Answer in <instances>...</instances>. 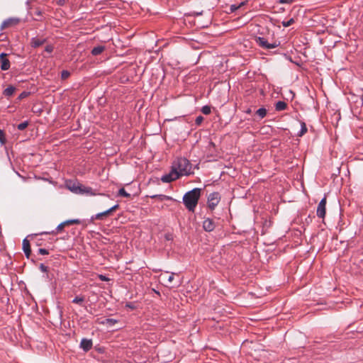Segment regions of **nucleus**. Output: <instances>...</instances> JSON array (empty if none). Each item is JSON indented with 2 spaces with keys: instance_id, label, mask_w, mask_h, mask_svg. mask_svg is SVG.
<instances>
[{
  "instance_id": "obj_1",
  "label": "nucleus",
  "mask_w": 363,
  "mask_h": 363,
  "mask_svg": "<svg viewBox=\"0 0 363 363\" xmlns=\"http://www.w3.org/2000/svg\"><path fill=\"white\" fill-rule=\"evenodd\" d=\"M201 189L194 188L187 191L183 196V203L186 208L191 212H194L201 196Z\"/></svg>"
},
{
  "instance_id": "obj_2",
  "label": "nucleus",
  "mask_w": 363,
  "mask_h": 363,
  "mask_svg": "<svg viewBox=\"0 0 363 363\" xmlns=\"http://www.w3.org/2000/svg\"><path fill=\"white\" fill-rule=\"evenodd\" d=\"M172 167L177 172L179 177L193 174L192 165L185 157H178L172 163Z\"/></svg>"
},
{
  "instance_id": "obj_3",
  "label": "nucleus",
  "mask_w": 363,
  "mask_h": 363,
  "mask_svg": "<svg viewBox=\"0 0 363 363\" xmlns=\"http://www.w3.org/2000/svg\"><path fill=\"white\" fill-rule=\"evenodd\" d=\"M69 191L74 193L76 194H86L89 196L96 195L95 192H94L93 189L91 187L85 186L79 182H74L71 183L69 181Z\"/></svg>"
},
{
  "instance_id": "obj_4",
  "label": "nucleus",
  "mask_w": 363,
  "mask_h": 363,
  "mask_svg": "<svg viewBox=\"0 0 363 363\" xmlns=\"http://www.w3.org/2000/svg\"><path fill=\"white\" fill-rule=\"evenodd\" d=\"M255 40L259 47L266 50L273 49L280 45V42L274 41L269 43L264 37L260 36L256 37Z\"/></svg>"
},
{
  "instance_id": "obj_5",
  "label": "nucleus",
  "mask_w": 363,
  "mask_h": 363,
  "mask_svg": "<svg viewBox=\"0 0 363 363\" xmlns=\"http://www.w3.org/2000/svg\"><path fill=\"white\" fill-rule=\"evenodd\" d=\"M220 199L221 196L218 192H213L208 196L207 206L211 209V211H213L215 209V208L219 203Z\"/></svg>"
},
{
  "instance_id": "obj_6",
  "label": "nucleus",
  "mask_w": 363,
  "mask_h": 363,
  "mask_svg": "<svg viewBox=\"0 0 363 363\" xmlns=\"http://www.w3.org/2000/svg\"><path fill=\"white\" fill-rule=\"evenodd\" d=\"M326 196H325L318 205L316 214L320 218H324L326 213Z\"/></svg>"
},
{
  "instance_id": "obj_7",
  "label": "nucleus",
  "mask_w": 363,
  "mask_h": 363,
  "mask_svg": "<svg viewBox=\"0 0 363 363\" xmlns=\"http://www.w3.org/2000/svg\"><path fill=\"white\" fill-rule=\"evenodd\" d=\"M180 177L177 171H175L172 167V170L169 173L163 175L161 178V180L164 183H170L173 181L178 179Z\"/></svg>"
},
{
  "instance_id": "obj_8",
  "label": "nucleus",
  "mask_w": 363,
  "mask_h": 363,
  "mask_svg": "<svg viewBox=\"0 0 363 363\" xmlns=\"http://www.w3.org/2000/svg\"><path fill=\"white\" fill-rule=\"evenodd\" d=\"M7 54L2 52L0 54L1 69L6 71L9 69L11 64L10 61L6 58Z\"/></svg>"
},
{
  "instance_id": "obj_9",
  "label": "nucleus",
  "mask_w": 363,
  "mask_h": 363,
  "mask_svg": "<svg viewBox=\"0 0 363 363\" xmlns=\"http://www.w3.org/2000/svg\"><path fill=\"white\" fill-rule=\"evenodd\" d=\"M216 228V223L213 219L207 218L203 222V228L205 231L211 232Z\"/></svg>"
},
{
  "instance_id": "obj_10",
  "label": "nucleus",
  "mask_w": 363,
  "mask_h": 363,
  "mask_svg": "<svg viewBox=\"0 0 363 363\" xmlns=\"http://www.w3.org/2000/svg\"><path fill=\"white\" fill-rule=\"evenodd\" d=\"M20 20L18 18H9L3 21L1 25V30H3L7 27L17 25L19 23Z\"/></svg>"
},
{
  "instance_id": "obj_11",
  "label": "nucleus",
  "mask_w": 363,
  "mask_h": 363,
  "mask_svg": "<svg viewBox=\"0 0 363 363\" xmlns=\"http://www.w3.org/2000/svg\"><path fill=\"white\" fill-rule=\"evenodd\" d=\"M68 225V220H66L65 221H63L62 223H60L55 228V230H52L51 232H43V233H40V234H35V235H48V234H50V233H52V234H55L56 233H59L60 232L62 228L65 226V225Z\"/></svg>"
},
{
  "instance_id": "obj_12",
  "label": "nucleus",
  "mask_w": 363,
  "mask_h": 363,
  "mask_svg": "<svg viewBox=\"0 0 363 363\" xmlns=\"http://www.w3.org/2000/svg\"><path fill=\"white\" fill-rule=\"evenodd\" d=\"M46 41L45 38H32L30 40V45L33 48H38L43 45Z\"/></svg>"
},
{
  "instance_id": "obj_13",
  "label": "nucleus",
  "mask_w": 363,
  "mask_h": 363,
  "mask_svg": "<svg viewBox=\"0 0 363 363\" xmlns=\"http://www.w3.org/2000/svg\"><path fill=\"white\" fill-rule=\"evenodd\" d=\"M80 347L84 350V351L87 352L92 347V341L91 340L84 338L81 341Z\"/></svg>"
},
{
  "instance_id": "obj_14",
  "label": "nucleus",
  "mask_w": 363,
  "mask_h": 363,
  "mask_svg": "<svg viewBox=\"0 0 363 363\" xmlns=\"http://www.w3.org/2000/svg\"><path fill=\"white\" fill-rule=\"evenodd\" d=\"M23 250L27 258L29 257L31 253L30 250V245L29 241L27 240V238H25L23 240Z\"/></svg>"
},
{
  "instance_id": "obj_15",
  "label": "nucleus",
  "mask_w": 363,
  "mask_h": 363,
  "mask_svg": "<svg viewBox=\"0 0 363 363\" xmlns=\"http://www.w3.org/2000/svg\"><path fill=\"white\" fill-rule=\"evenodd\" d=\"M72 302L81 307H85V296L83 295L77 296Z\"/></svg>"
},
{
  "instance_id": "obj_16",
  "label": "nucleus",
  "mask_w": 363,
  "mask_h": 363,
  "mask_svg": "<svg viewBox=\"0 0 363 363\" xmlns=\"http://www.w3.org/2000/svg\"><path fill=\"white\" fill-rule=\"evenodd\" d=\"M111 213L108 210L104 211V212H101V213H99L94 216H92L91 218V220H104L105 217L109 216Z\"/></svg>"
},
{
  "instance_id": "obj_17",
  "label": "nucleus",
  "mask_w": 363,
  "mask_h": 363,
  "mask_svg": "<svg viewBox=\"0 0 363 363\" xmlns=\"http://www.w3.org/2000/svg\"><path fill=\"white\" fill-rule=\"evenodd\" d=\"M287 108V104L283 101H279L275 104V110L277 111H281Z\"/></svg>"
},
{
  "instance_id": "obj_18",
  "label": "nucleus",
  "mask_w": 363,
  "mask_h": 363,
  "mask_svg": "<svg viewBox=\"0 0 363 363\" xmlns=\"http://www.w3.org/2000/svg\"><path fill=\"white\" fill-rule=\"evenodd\" d=\"M118 322V320L113 318H106L104 320L101 321L100 323L103 325H106L108 326H113L116 323Z\"/></svg>"
},
{
  "instance_id": "obj_19",
  "label": "nucleus",
  "mask_w": 363,
  "mask_h": 363,
  "mask_svg": "<svg viewBox=\"0 0 363 363\" xmlns=\"http://www.w3.org/2000/svg\"><path fill=\"white\" fill-rule=\"evenodd\" d=\"M16 88L13 86H9L6 89L4 90V95L5 96H11L15 92Z\"/></svg>"
},
{
  "instance_id": "obj_20",
  "label": "nucleus",
  "mask_w": 363,
  "mask_h": 363,
  "mask_svg": "<svg viewBox=\"0 0 363 363\" xmlns=\"http://www.w3.org/2000/svg\"><path fill=\"white\" fill-rule=\"evenodd\" d=\"M105 50V47L102 45H99L96 47H94L91 50V54L94 56L100 55L104 50Z\"/></svg>"
},
{
  "instance_id": "obj_21",
  "label": "nucleus",
  "mask_w": 363,
  "mask_h": 363,
  "mask_svg": "<svg viewBox=\"0 0 363 363\" xmlns=\"http://www.w3.org/2000/svg\"><path fill=\"white\" fill-rule=\"evenodd\" d=\"M267 109L265 108H259L257 111L256 114L259 117V118H264L267 115Z\"/></svg>"
},
{
  "instance_id": "obj_22",
  "label": "nucleus",
  "mask_w": 363,
  "mask_h": 363,
  "mask_svg": "<svg viewBox=\"0 0 363 363\" xmlns=\"http://www.w3.org/2000/svg\"><path fill=\"white\" fill-rule=\"evenodd\" d=\"M307 130H308V129H307L306 123L303 121L301 122V130H300L299 133H298V135L299 137L303 136L307 132Z\"/></svg>"
},
{
  "instance_id": "obj_23",
  "label": "nucleus",
  "mask_w": 363,
  "mask_h": 363,
  "mask_svg": "<svg viewBox=\"0 0 363 363\" xmlns=\"http://www.w3.org/2000/svg\"><path fill=\"white\" fill-rule=\"evenodd\" d=\"M118 196H122V197H124V198H130V194L129 193H128L124 188H121L119 189L118 192Z\"/></svg>"
},
{
  "instance_id": "obj_24",
  "label": "nucleus",
  "mask_w": 363,
  "mask_h": 363,
  "mask_svg": "<svg viewBox=\"0 0 363 363\" xmlns=\"http://www.w3.org/2000/svg\"><path fill=\"white\" fill-rule=\"evenodd\" d=\"M150 197L152 199L159 198L161 201H163V200H171L172 199V197H170L169 196L164 195V194H155V195H153V196H150Z\"/></svg>"
},
{
  "instance_id": "obj_25",
  "label": "nucleus",
  "mask_w": 363,
  "mask_h": 363,
  "mask_svg": "<svg viewBox=\"0 0 363 363\" xmlns=\"http://www.w3.org/2000/svg\"><path fill=\"white\" fill-rule=\"evenodd\" d=\"M28 125V121H25L21 123H19L17 126V128L19 130H23L24 129H26Z\"/></svg>"
},
{
  "instance_id": "obj_26",
  "label": "nucleus",
  "mask_w": 363,
  "mask_h": 363,
  "mask_svg": "<svg viewBox=\"0 0 363 363\" xmlns=\"http://www.w3.org/2000/svg\"><path fill=\"white\" fill-rule=\"evenodd\" d=\"M294 23V19L293 18H290L289 21H282V25L284 27H289L291 26Z\"/></svg>"
},
{
  "instance_id": "obj_27",
  "label": "nucleus",
  "mask_w": 363,
  "mask_h": 363,
  "mask_svg": "<svg viewBox=\"0 0 363 363\" xmlns=\"http://www.w3.org/2000/svg\"><path fill=\"white\" fill-rule=\"evenodd\" d=\"M6 141V138H5L4 132V130H2L0 128V143L1 145H4V144H5Z\"/></svg>"
},
{
  "instance_id": "obj_28",
  "label": "nucleus",
  "mask_w": 363,
  "mask_h": 363,
  "mask_svg": "<svg viewBox=\"0 0 363 363\" xmlns=\"http://www.w3.org/2000/svg\"><path fill=\"white\" fill-rule=\"evenodd\" d=\"M201 112L205 115L211 113V107L209 106H204L201 108Z\"/></svg>"
},
{
  "instance_id": "obj_29",
  "label": "nucleus",
  "mask_w": 363,
  "mask_h": 363,
  "mask_svg": "<svg viewBox=\"0 0 363 363\" xmlns=\"http://www.w3.org/2000/svg\"><path fill=\"white\" fill-rule=\"evenodd\" d=\"M203 117L202 116H199L196 118L195 123L196 125H200L203 121Z\"/></svg>"
},
{
  "instance_id": "obj_30",
  "label": "nucleus",
  "mask_w": 363,
  "mask_h": 363,
  "mask_svg": "<svg viewBox=\"0 0 363 363\" xmlns=\"http://www.w3.org/2000/svg\"><path fill=\"white\" fill-rule=\"evenodd\" d=\"M164 238L167 241H172L174 239V235L172 233H168L165 234Z\"/></svg>"
},
{
  "instance_id": "obj_31",
  "label": "nucleus",
  "mask_w": 363,
  "mask_h": 363,
  "mask_svg": "<svg viewBox=\"0 0 363 363\" xmlns=\"http://www.w3.org/2000/svg\"><path fill=\"white\" fill-rule=\"evenodd\" d=\"M38 253L42 255H48L49 252H48V250H46L45 248H39L38 249Z\"/></svg>"
},
{
  "instance_id": "obj_32",
  "label": "nucleus",
  "mask_w": 363,
  "mask_h": 363,
  "mask_svg": "<svg viewBox=\"0 0 363 363\" xmlns=\"http://www.w3.org/2000/svg\"><path fill=\"white\" fill-rule=\"evenodd\" d=\"M174 273H172L171 274L168 275V277L167 278L168 284H171L172 283V281L174 280Z\"/></svg>"
},
{
  "instance_id": "obj_33",
  "label": "nucleus",
  "mask_w": 363,
  "mask_h": 363,
  "mask_svg": "<svg viewBox=\"0 0 363 363\" xmlns=\"http://www.w3.org/2000/svg\"><path fill=\"white\" fill-rule=\"evenodd\" d=\"M45 51H46L48 53H51L53 51V46L51 45H48L45 47Z\"/></svg>"
},
{
  "instance_id": "obj_34",
  "label": "nucleus",
  "mask_w": 363,
  "mask_h": 363,
  "mask_svg": "<svg viewBox=\"0 0 363 363\" xmlns=\"http://www.w3.org/2000/svg\"><path fill=\"white\" fill-rule=\"evenodd\" d=\"M29 92L28 91H23L18 96V99H24L26 97H27L28 95H29Z\"/></svg>"
},
{
  "instance_id": "obj_35",
  "label": "nucleus",
  "mask_w": 363,
  "mask_h": 363,
  "mask_svg": "<svg viewBox=\"0 0 363 363\" xmlns=\"http://www.w3.org/2000/svg\"><path fill=\"white\" fill-rule=\"evenodd\" d=\"M40 269L43 272H48V267L47 266H45L44 264H40Z\"/></svg>"
},
{
  "instance_id": "obj_36",
  "label": "nucleus",
  "mask_w": 363,
  "mask_h": 363,
  "mask_svg": "<svg viewBox=\"0 0 363 363\" xmlns=\"http://www.w3.org/2000/svg\"><path fill=\"white\" fill-rule=\"evenodd\" d=\"M295 0H279L278 2L279 4H290L291 3H293Z\"/></svg>"
},
{
  "instance_id": "obj_37",
  "label": "nucleus",
  "mask_w": 363,
  "mask_h": 363,
  "mask_svg": "<svg viewBox=\"0 0 363 363\" xmlns=\"http://www.w3.org/2000/svg\"><path fill=\"white\" fill-rule=\"evenodd\" d=\"M118 208H119V205L116 204L113 206H112L111 208H108V211H109L110 213H111L113 211H115L116 210H117Z\"/></svg>"
},
{
  "instance_id": "obj_38",
  "label": "nucleus",
  "mask_w": 363,
  "mask_h": 363,
  "mask_svg": "<svg viewBox=\"0 0 363 363\" xmlns=\"http://www.w3.org/2000/svg\"><path fill=\"white\" fill-rule=\"evenodd\" d=\"M79 223H80V220L78 219H69V225Z\"/></svg>"
},
{
  "instance_id": "obj_39",
  "label": "nucleus",
  "mask_w": 363,
  "mask_h": 363,
  "mask_svg": "<svg viewBox=\"0 0 363 363\" xmlns=\"http://www.w3.org/2000/svg\"><path fill=\"white\" fill-rule=\"evenodd\" d=\"M62 79H67L68 78V70H63L62 72Z\"/></svg>"
},
{
  "instance_id": "obj_40",
  "label": "nucleus",
  "mask_w": 363,
  "mask_h": 363,
  "mask_svg": "<svg viewBox=\"0 0 363 363\" xmlns=\"http://www.w3.org/2000/svg\"><path fill=\"white\" fill-rule=\"evenodd\" d=\"M240 6V5L238 6H237L236 5H231L230 6V11L231 12L235 11Z\"/></svg>"
},
{
  "instance_id": "obj_41",
  "label": "nucleus",
  "mask_w": 363,
  "mask_h": 363,
  "mask_svg": "<svg viewBox=\"0 0 363 363\" xmlns=\"http://www.w3.org/2000/svg\"><path fill=\"white\" fill-rule=\"evenodd\" d=\"M100 279L102 280V281H107L108 278L106 276L101 275L100 276Z\"/></svg>"
},
{
  "instance_id": "obj_42",
  "label": "nucleus",
  "mask_w": 363,
  "mask_h": 363,
  "mask_svg": "<svg viewBox=\"0 0 363 363\" xmlns=\"http://www.w3.org/2000/svg\"><path fill=\"white\" fill-rule=\"evenodd\" d=\"M245 113H247V114H250L252 113V110L251 108H247L246 111H245Z\"/></svg>"
},
{
  "instance_id": "obj_43",
  "label": "nucleus",
  "mask_w": 363,
  "mask_h": 363,
  "mask_svg": "<svg viewBox=\"0 0 363 363\" xmlns=\"http://www.w3.org/2000/svg\"><path fill=\"white\" fill-rule=\"evenodd\" d=\"M201 13H202V12H201V13H196V15L199 16V15H201Z\"/></svg>"
},
{
  "instance_id": "obj_44",
  "label": "nucleus",
  "mask_w": 363,
  "mask_h": 363,
  "mask_svg": "<svg viewBox=\"0 0 363 363\" xmlns=\"http://www.w3.org/2000/svg\"><path fill=\"white\" fill-rule=\"evenodd\" d=\"M65 185L66 186H67V187H68V184H67V181L65 182Z\"/></svg>"
}]
</instances>
